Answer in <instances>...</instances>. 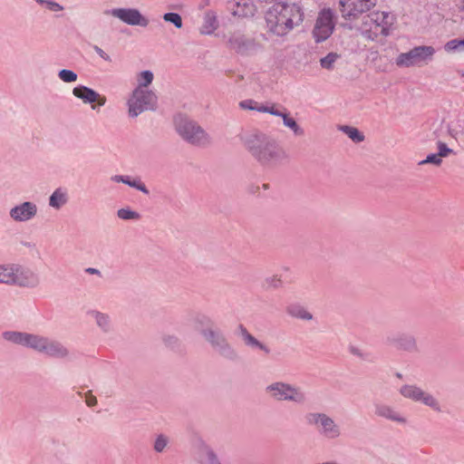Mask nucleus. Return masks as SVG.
<instances>
[{
    "mask_svg": "<svg viewBox=\"0 0 464 464\" xmlns=\"http://www.w3.org/2000/svg\"><path fill=\"white\" fill-rule=\"evenodd\" d=\"M240 140L248 153L261 166L276 168L289 160V156L272 136L252 130L241 135Z\"/></svg>",
    "mask_w": 464,
    "mask_h": 464,
    "instance_id": "obj_1",
    "label": "nucleus"
},
{
    "mask_svg": "<svg viewBox=\"0 0 464 464\" xmlns=\"http://www.w3.org/2000/svg\"><path fill=\"white\" fill-rule=\"evenodd\" d=\"M302 8L295 3L279 1L266 11L265 19L268 33L285 36L304 21Z\"/></svg>",
    "mask_w": 464,
    "mask_h": 464,
    "instance_id": "obj_2",
    "label": "nucleus"
},
{
    "mask_svg": "<svg viewBox=\"0 0 464 464\" xmlns=\"http://www.w3.org/2000/svg\"><path fill=\"white\" fill-rule=\"evenodd\" d=\"M175 127L182 140L192 146L205 148L212 142L210 135L197 121L186 116L176 117Z\"/></svg>",
    "mask_w": 464,
    "mask_h": 464,
    "instance_id": "obj_3",
    "label": "nucleus"
},
{
    "mask_svg": "<svg viewBox=\"0 0 464 464\" xmlns=\"http://www.w3.org/2000/svg\"><path fill=\"white\" fill-rule=\"evenodd\" d=\"M2 338L10 344L27 348H58L61 345L48 336L19 331H5Z\"/></svg>",
    "mask_w": 464,
    "mask_h": 464,
    "instance_id": "obj_4",
    "label": "nucleus"
},
{
    "mask_svg": "<svg viewBox=\"0 0 464 464\" xmlns=\"http://www.w3.org/2000/svg\"><path fill=\"white\" fill-rule=\"evenodd\" d=\"M392 20L388 13L374 12L363 17L360 31L366 39L374 41L379 35H389Z\"/></svg>",
    "mask_w": 464,
    "mask_h": 464,
    "instance_id": "obj_5",
    "label": "nucleus"
},
{
    "mask_svg": "<svg viewBox=\"0 0 464 464\" xmlns=\"http://www.w3.org/2000/svg\"><path fill=\"white\" fill-rule=\"evenodd\" d=\"M157 103L158 97L153 91L135 88L127 102L129 116L136 118L143 111H155Z\"/></svg>",
    "mask_w": 464,
    "mask_h": 464,
    "instance_id": "obj_6",
    "label": "nucleus"
},
{
    "mask_svg": "<svg viewBox=\"0 0 464 464\" xmlns=\"http://www.w3.org/2000/svg\"><path fill=\"white\" fill-rule=\"evenodd\" d=\"M435 53V48L430 45L415 46L406 53H400L395 63L399 67H420L431 62Z\"/></svg>",
    "mask_w": 464,
    "mask_h": 464,
    "instance_id": "obj_7",
    "label": "nucleus"
},
{
    "mask_svg": "<svg viewBox=\"0 0 464 464\" xmlns=\"http://www.w3.org/2000/svg\"><path fill=\"white\" fill-rule=\"evenodd\" d=\"M227 46L237 54L247 56L256 53L260 45L255 38L249 37L241 31L229 33L227 36Z\"/></svg>",
    "mask_w": 464,
    "mask_h": 464,
    "instance_id": "obj_8",
    "label": "nucleus"
},
{
    "mask_svg": "<svg viewBox=\"0 0 464 464\" xmlns=\"http://www.w3.org/2000/svg\"><path fill=\"white\" fill-rule=\"evenodd\" d=\"M377 0H340V12L346 20H355L363 13L370 11Z\"/></svg>",
    "mask_w": 464,
    "mask_h": 464,
    "instance_id": "obj_9",
    "label": "nucleus"
},
{
    "mask_svg": "<svg viewBox=\"0 0 464 464\" xmlns=\"http://www.w3.org/2000/svg\"><path fill=\"white\" fill-rule=\"evenodd\" d=\"M334 29V12L330 8L323 9L315 21L313 36L316 43L327 40Z\"/></svg>",
    "mask_w": 464,
    "mask_h": 464,
    "instance_id": "obj_10",
    "label": "nucleus"
},
{
    "mask_svg": "<svg viewBox=\"0 0 464 464\" xmlns=\"http://www.w3.org/2000/svg\"><path fill=\"white\" fill-rule=\"evenodd\" d=\"M105 14L118 18L122 23L131 26L147 27L150 24L149 18L144 16L137 8H112L106 10Z\"/></svg>",
    "mask_w": 464,
    "mask_h": 464,
    "instance_id": "obj_11",
    "label": "nucleus"
},
{
    "mask_svg": "<svg viewBox=\"0 0 464 464\" xmlns=\"http://www.w3.org/2000/svg\"><path fill=\"white\" fill-rule=\"evenodd\" d=\"M41 279L37 273L29 267L14 265L12 285L34 289L40 285Z\"/></svg>",
    "mask_w": 464,
    "mask_h": 464,
    "instance_id": "obj_12",
    "label": "nucleus"
},
{
    "mask_svg": "<svg viewBox=\"0 0 464 464\" xmlns=\"http://www.w3.org/2000/svg\"><path fill=\"white\" fill-rule=\"evenodd\" d=\"M401 393L405 398L411 399L414 401H421L435 411H440L437 400L432 395L423 392L420 388L415 385L402 386L401 388Z\"/></svg>",
    "mask_w": 464,
    "mask_h": 464,
    "instance_id": "obj_13",
    "label": "nucleus"
},
{
    "mask_svg": "<svg viewBox=\"0 0 464 464\" xmlns=\"http://www.w3.org/2000/svg\"><path fill=\"white\" fill-rule=\"evenodd\" d=\"M266 392L276 400H293L295 401L304 400V394L298 389L282 382L269 385Z\"/></svg>",
    "mask_w": 464,
    "mask_h": 464,
    "instance_id": "obj_14",
    "label": "nucleus"
},
{
    "mask_svg": "<svg viewBox=\"0 0 464 464\" xmlns=\"http://www.w3.org/2000/svg\"><path fill=\"white\" fill-rule=\"evenodd\" d=\"M306 420L310 424L316 425L318 430L328 438H336L340 434L334 421L325 414L311 413L306 416Z\"/></svg>",
    "mask_w": 464,
    "mask_h": 464,
    "instance_id": "obj_15",
    "label": "nucleus"
},
{
    "mask_svg": "<svg viewBox=\"0 0 464 464\" xmlns=\"http://www.w3.org/2000/svg\"><path fill=\"white\" fill-rule=\"evenodd\" d=\"M38 208L32 201H24L13 207L9 215L15 222H27L37 215Z\"/></svg>",
    "mask_w": 464,
    "mask_h": 464,
    "instance_id": "obj_16",
    "label": "nucleus"
},
{
    "mask_svg": "<svg viewBox=\"0 0 464 464\" xmlns=\"http://www.w3.org/2000/svg\"><path fill=\"white\" fill-rule=\"evenodd\" d=\"M385 344L400 348H412L418 345V342L412 333L396 331L387 334Z\"/></svg>",
    "mask_w": 464,
    "mask_h": 464,
    "instance_id": "obj_17",
    "label": "nucleus"
},
{
    "mask_svg": "<svg viewBox=\"0 0 464 464\" xmlns=\"http://www.w3.org/2000/svg\"><path fill=\"white\" fill-rule=\"evenodd\" d=\"M201 336L209 345L213 347L225 348L228 346L224 333L216 324H214L208 329H205L204 332H202Z\"/></svg>",
    "mask_w": 464,
    "mask_h": 464,
    "instance_id": "obj_18",
    "label": "nucleus"
},
{
    "mask_svg": "<svg viewBox=\"0 0 464 464\" xmlns=\"http://www.w3.org/2000/svg\"><path fill=\"white\" fill-rule=\"evenodd\" d=\"M87 314L94 320L96 326L103 334H110L113 331V322L108 313L91 309L87 311Z\"/></svg>",
    "mask_w": 464,
    "mask_h": 464,
    "instance_id": "obj_19",
    "label": "nucleus"
},
{
    "mask_svg": "<svg viewBox=\"0 0 464 464\" xmlns=\"http://www.w3.org/2000/svg\"><path fill=\"white\" fill-rule=\"evenodd\" d=\"M72 94L86 104H92L99 99V93L96 91L84 85L75 86L72 89Z\"/></svg>",
    "mask_w": 464,
    "mask_h": 464,
    "instance_id": "obj_20",
    "label": "nucleus"
},
{
    "mask_svg": "<svg viewBox=\"0 0 464 464\" xmlns=\"http://www.w3.org/2000/svg\"><path fill=\"white\" fill-rule=\"evenodd\" d=\"M285 312L292 318L302 321H311L314 318L306 307L299 303L289 304L285 308Z\"/></svg>",
    "mask_w": 464,
    "mask_h": 464,
    "instance_id": "obj_21",
    "label": "nucleus"
},
{
    "mask_svg": "<svg viewBox=\"0 0 464 464\" xmlns=\"http://www.w3.org/2000/svg\"><path fill=\"white\" fill-rule=\"evenodd\" d=\"M218 27V16L215 11L208 10L203 18V24L199 29L201 34H212Z\"/></svg>",
    "mask_w": 464,
    "mask_h": 464,
    "instance_id": "obj_22",
    "label": "nucleus"
},
{
    "mask_svg": "<svg viewBox=\"0 0 464 464\" xmlns=\"http://www.w3.org/2000/svg\"><path fill=\"white\" fill-rule=\"evenodd\" d=\"M69 196L67 189L64 188H57L49 198V206L54 209H61L67 204Z\"/></svg>",
    "mask_w": 464,
    "mask_h": 464,
    "instance_id": "obj_23",
    "label": "nucleus"
},
{
    "mask_svg": "<svg viewBox=\"0 0 464 464\" xmlns=\"http://www.w3.org/2000/svg\"><path fill=\"white\" fill-rule=\"evenodd\" d=\"M256 12V7L251 0H240L237 3L233 14L239 17H252Z\"/></svg>",
    "mask_w": 464,
    "mask_h": 464,
    "instance_id": "obj_24",
    "label": "nucleus"
},
{
    "mask_svg": "<svg viewBox=\"0 0 464 464\" xmlns=\"http://www.w3.org/2000/svg\"><path fill=\"white\" fill-rule=\"evenodd\" d=\"M191 324L194 328L198 331L200 334H202V332H204L205 329H208L210 326H212L215 322L209 315L206 314L196 313L191 317Z\"/></svg>",
    "mask_w": 464,
    "mask_h": 464,
    "instance_id": "obj_25",
    "label": "nucleus"
},
{
    "mask_svg": "<svg viewBox=\"0 0 464 464\" xmlns=\"http://www.w3.org/2000/svg\"><path fill=\"white\" fill-rule=\"evenodd\" d=\"M234 333L235 335L240 337L243 340L245 345L256 348H265L259 343V341L246 330V328L243 324H238Z\"/></svg>",
    "mask_w": 464,
    "mask_h": 464,
    "instance_id": "obj_26",
    "label": "nucleus"
},
{
    "mask_svg": "<svg viewBox=\"0 0 464 464\" xmlns=\"http://www.w3.org/2000/svg\"><path fill=\"white\" fill-rule=\"evenodd\" d=\"M15 264L0 265V284L12 285Z\"/></svg>",
    "mask_w": 464,
    "mask_h": 464,
    "instance_id": "obj_27",
    "label": "nucleus"
},
{
    "mask_svg": "<svg viewBox=\"0 0 464 464\" xmlns=\"http://www.w3.org/2000/svg\"><path fill=\"white\" fill-rule=\"evenodd\" d=\"M283 123L285 127L289 128L295 136H303L304 130L297 124L295 120L289 116V113L285 112L282 115Z\"/></svg>",
    "mask_w": 464,
    "mask_h": 464,
    "instance_id": "obj_28",
    "label": "nucleus"
},
{
    "mask_svg": "<svg viewBox=\"0 0 464 464\" xmlns=\"http://www.w3.org/2000/svg\"><path fill=\"white\" fill-rule=\"evenodd\" d=\"M340 129L355 143H360L364 140V135L354 127L344 125Z\"/></svg>",
    "mask_w": 464,
    "mask_h": 464,
    "instance_id": "obj_29",
    "label": "nucleus"
},
{
    "mask_svg": "<svg viewBox=\"0 0 464 464\" xmlns=\"http://www.w3.org/2000/svg\"><path fill=\"white\" fill-rule=\"evenodd\" d=\"M154 78L153 72L149 70L142 71L138 74L137 81L138 85L136 88L142 90H148L147 87L152 82Z\"/></svg>",
    "mask_w": 464,
    "mask_h": 464,
    "instance_id": "obj_30",
    "label": "nucleus"
},
{
    "mask_svg": "<svg viewBox=\"0 0 464 464\" xmlns=\"http://www.w3.org/2000/svg\"><path fill=\"white\" fill-rule=\"evenodd\" d=\"M376 413L392 420L404 422V419L400 418L397 412L393 411L390 407L385 405L378 406L376 408Z\"/></svg>",
    "mask_w": 464,
    "mask_h": 464,
    "instance_id": "obj_31",
    "label": "nucleus"
},
{
    "mask_svg": "<svg viewBox=\"0 0 464 464\" xmlns=\"http://www.w3.org/2000/svg\"><path fill=\"white\" fill-rule=\"evenodd\" d=\"M283 286L281 276L274 275L265 278L263 282V288L266 290H276Z\"/></svg>",
    "mask_w": 464,
    "mask_h": 464,
    "instance_id": "obj_32",
    "label": "nucleus"
},
{
    "mask_svg": "<svg viewBox=\"0 0 464 464\" xmlns=\"http://www.w3.org/2000/svg\"><path fill=\"white\" fill-rule=\"evenodd\" d=\"M444 50L447 53L464 52V39H452L444 44Z\"/></svg>",
    "mask_w": 464,
    "mask_h": 464,
    "instance_id": "obj_33",
    "label": "nucleus"
},
{
    "mask_svg": "<svg viewBox=\"0 0 464 464\" xmlns=\"http://www.w3.org/2000/svg\"><path fill=\"white\" fill-rule=\"evenodd\" d=\"M117 216L122 220H138L140 218V214L130 208H120L117 211Z\"/></svg>",
    "mask_w": 464,
    "mask_h": 464,
    "instance_id": "obj_34",
    "label": "nucleus"
},
{
    "mask_svg": "<svg viewBox=\"0 0 464 464\" xmlns=\"http://www.w3.org/2000/svg\"><path fill=\"white\" fill-rule=\"evenodd\" d=\"M340 57L336 53H329L326 56L320 59V65L326 70L334 69V64Z\"/></svg>",
    "mask_w": 464,
    "mask_h": 464,
    "instance_id": "obj_35",
    "label": "nucleus"
},
{
    "mask_svg": "<svg viewBox=\"0 0 464 464\" xmlns=\"http://www.w3.org/2000/svg\"><path fill=\"white\" fill-rule=\"evenodd\" d=\"M162 18L165 22L171 23L178 29H180L183 25L182 18L178 13H166L163 14Z\"/></svg>",
    "mask_w": 464,
    "mask_h": 464,
    "instance_id": "obj_36",
    "label": "nucleus"
},
{
    "mask_svg": "<svg viewBox=\"0 0 464 464\" xmlns=\"http://www.w3.org/2000/svg\"><path fill=\"white\" fill-rule=\"evenodd\" d=\"M58 77L63 82L71 83L77 81L78 75L72 70L62 69L58 72Z\"/></svg>",
    "mask_w": 464,
    "mask_h": 464,
    "instance_id": "obj_37",
    "label": "nucleus"
},
{
    "mask_svg": "<svg viewBox=\"0 0 464 464\" xmlns=\"http://www.w3.org/2000/svg\"><path fill=\"white\" fill-rule=\"evenodd\" d=\"M437 145H438V152H437V154L440 158H445V157H448L450 154H455L454 150L450 149L447 146L446 143H444L442 141H438Z\"/></svg>",
    "mask_w": 464,
    "mask_h": 464,
    "instance_id": "obj_38",
    "label": "nucleus"
},
{
    "mask_svg": "<svg viewBox=\"0 0 464 464\" xmlns=\"http://www.w3.org/2000/svg\"><path fill=\"white\" fill-rule=\"evenodd\" d=\"M162 343L166 346H178L179 345V338L175 334H164Z\"/></svg>",
    "mask_w": 464,
    "mask_h": 464,
    "instance_id": "obj_39",
    "label": "nucleus"
},
{
    "mask_svg": "<svg viewBox=\"0 0 464 464\" xmlns=\"http://www.w3.org/2000/svg\"><path fill=\"white\" fill-rule=\"evenodd\" d=\"M168 442L169 441H168L167 437H165L163 435L158 436L155 440V443H154V450L157 452H162L165 450V448L167 447Z\"/></svg>",
    "mask_w": 464,
    "mask_h": 464,
    "instance_id": "obj_40",
    "label": "nucleus"
},
{
    "mask_svg": "<svg viewBox=\"0 0 464 464\" xmlns=\"http://www.w3.org/2000/svg\"><path fill=\"white\" fill-rule=\"evenodd\" d=\"M442 162L441 158L437 153H431L427 156V158L420 162V165L423 164H433L435 166H440Z\"/></svg>",
    "mask_w": 464,
    "mask_h": 464,
    "instance_id": "obj_41",
    "label": "nucleus"
},
{
    "mask_svg": "<svg viewBox=\"0 0 464 464\" xmlns=\"http://www.w3.org/2000/svg\"><path fill=\"white\" fill-rule=\"evenodd\" d=\"M130 187L140 190V192H142L145 195L150 194L149 189L147 188L145 184L140 180V178L133 179Z\"/></svg>",
    "mask_w": 464,
    "mask_h": 464,
    "instance_id": "obj_42",
    "label": "nucleus"
},
{
    "mask_svg": "<svg viewBox=\"0 0 464 464\" xmlns=\"http://www.w3.org/2000/svg\"><path fill=\"white\" fill-rule=\"evenodd\" d=\"M36 2L39 4L45 3L47 5L48 9L53 12L62 11L63 9V7L56 2L47 0H36Z\"/></svg>",
    "mask_w": 464,
    "mask_h": 464,
    "instance_id": "obj_43",
    "label": "nucleus"
},
{
    "mask_svg": "<svg viewBox=\"0 0 464 464\" xmlns=\"http://www.w3.org/2000/svg\"><path fill=\"white\" fill-rule=\"evenodd\" d=\"M202 464H219L216 456L211 451H207L201 458Z\"/></svg>",
    "mask_w": 464,
    "mask_h": 464,
    "instance_id": "obj_44",
    "label": "nucleus"
},
{
    "mask_svg": "<svg viewBox=\"0 0 464 464\" xmlns=\"http://www.w3.org/2000/svg\"><path fill=\"white\" fill-rule=\"evenodd\" d=\"M256 105V102L253 100H245L240 102L239 106L242 109H247L251 111H255V106Z\"/></svg>",
    "mask_w": 464,
    "mask_h": 464,
    "instance_id": "obj_45",
    "label": "nucleus"
},
{
    "mask_svg": "<svg viewBox=\"0 0 464 464\" xmlns=\"http://www.w3.org/2000/svg\"><path fill=\"white\" fill-rule=\"evenodd\" d=\"M94 52L104 61L111 62V59L109 54H107L101 47L98 45H93Z\"/></svg>",
    "mask_w": 464,
    "mask_h": 464,
    "instance_id": "obj_46",
    "label": "nucleus"
},
{
    "mask_svg": "<svg viewBox=\"0 0 464 464\" xmlns=\"http://www.w3.org/2000/svg\"><path fill=\"white\" fill-rule=\"evenodd\" d=\"M85 402L89 407H92L97 404V399L91 392L85 393Z\"/></svg>",
    "mask_w": 464,
    "mask_h": 464,
    "instance_id": "obj_47",
    "label": "nucleus"
},
{
    "mask_svg": "<svg viewBox=\"0 0 464 464\" xmlns=\"http://www.w3.org/2000/svg\"><path fill=\"white\" fill-rule=\"evenodd\" d=\"M267 113L282 118V115H284L285 112L280 111L279 110L276 109V105L273 104L271 106H268V112Z\"/></svg>",
    "mask_w": 464,
    "mask_h": 464,
    "instance_id": "obj_48",
    "label": "nucleus"
},
{
    "mask_svg": "<svg viewBox=\"0 0 464 464\" xmlns=\"http://www.w3.org/2000/svg\"><path fill=\"white\" fill-rule=\"evenodd\" d=\"M84 271L86 274H89V275H96L98 276H102L101 271L97 268L88 267Z\"/></svg>",
    "mask_w": 464,
    "mask_h": 464,
    "instance_id": "obj_49",
    "label": "nucleus"
},
{
    "mask_svg": "<svg viewBox=\"0 0 464 464\" xmlns=\"http://www.w3.org/2000/svg\"><path fill=\"white\" fill-rule=\"evenodd\" d=\"M255 111H257L259 112H268V106L258 105V103L256 102V105L255 106Z\"/></svg>",
    "mask_w": 464,
    "mask_h": 464,
    "instance_id": "obj_50",
    "label": "nucleus"
},
{
    "mask_svg": "<svg viewBox=\"0 0 464 464\" xmlns=\"http://www.w3.org/2000/svg\"><path fill=\"white\" fill-rule=\"evenodd\" d=\"M106 102H107L106 97H105V96H102V95H101V94L99 93V99H98V100H96V102H97L99 106H103V105L106 103Z\"/></svg>",
    "mask_w": 464,
    "mask_h": 464,
    "instance_id": "obj_51",
    "label": "nucleus"
},
{
    "mask_svg": "<svg viewBox=\"0 0 464 464\" xmlns=\"http://www.w3.org/2000/svg\"><path fill=\"white\" fill-rule=\"evenodd\" d=\"M111 180L112 181H115V182H121L124 181L123 180V175H114L111 177Z\"/></svg>",
    "mask_w": 464,
    "mask_h": 464,
    "instance_id": "obj_52",
    "label": "nucleus"
},
{
    "mask_svg": "<svg viewBox=\"0 0 464 464\" xmlns=\"http://www.w3.org/2000/svg\"><path fill=\"white\" fill-rule=\"evenodd\" d=\"M132 179H131L130 176H124V175H123V180H124V181H122V183H123V184H126V185H128V186L130 187V184H131V182H132Z\"/></svg>",
    "mask_w": 464,
    "mask_h": 464,
    "instance_id": "obj_53",
    "label": "nucleus"
},
{
    "mask_svg": "<svg viewBox=\"0 0 464 464\" xmlns=\"http://www.w3.org/2000/svg\"><path fill=\"white\" fill-rule=\"evenodd\" d=\"M462 11H464V0H462L461 2V8H460Z\"/></svg>",
    "mask_w": 464,
    "mask_h": 464,
    "instance_id": "obj_54",
    "label": "nucleus"
}]
</instances>
